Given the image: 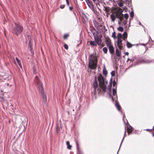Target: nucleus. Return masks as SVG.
<instances>
[{"instance_id": "b1692460", "label": "nucleus", "mask_w": 154, "mask_h": 154, "mask_svg": "<svg viewBox=\"0 0 154 154\" xmlns=\"http://www.w3.org/2000/svg\"><path fill=\"white\" fill-rule=\"evenodd\" d=\"M116 55L118 57H119L120 56V53L117 48L116 49Z\"/></svg>"}, {"instance_id": "f8f14e48", "label": "nucleus", "mask_w": 154, "mask_h": 154, "mask_svg": "<svg viewBox=\"0 0 154 154\" xmlns=\"http://www.w3.org/2000/svg\"><path fill=\"white\" fill-rule=\"evenodd\" d=\"M106 43L108 47L112 45L111 44V41L109 39L107 40H106Z\"/></svg>"}, {"instance_id": "ea45409f", "label": "nucleus", "mask_w": 154, "mask_h": 154, "mask_svg": "<svg viewBox=\"0 0 154 154\" xmlns=\"http://www.w3.org/2000/svg\"><path fill=\"white\" fill-rule=\"evenodd\" d=\"M66 2L67 5L68 6H69V0H66Z\"/></svg>"}, {"instance_id": "72a5a7b5", "label": "nucleus", "mask_w": 154, "mask_h": 154, "mask_svg": "<svg viewBox=\"0 0 154 154\" xmlns=\"http://www.w3.org/2000/svg\"><path fill=\"white\" fill-rule=\"evenodd\" d=\"M118 5L119 7H122L123 6V3L122 2H120L118 4Z\"/></svg>"}, {"instance_id": "6e6552de", "label": "nucleus", "mask_w": 154, "mask_h": 154, "mask_svg": "<svg viewBox=\"0 0 154 154\" xmlns=\"http://www.w3.org/2000/svg\"><path fill=\"white\" fill-rule=\"evenodd\" d=\"M122 40H117V45L119 48L121 50L122 48Z\"/></svg>"}, {"instance_id": "7c9ffc66", "label": "nucleus", "mask_w": 154, "mask_h": 154, "mask_svg": "<svg viewBox=\"0 0 154 154\" xmlns=\"http://www.w3.org/2000/svg\"><path fill=\"white\" fill-rule=\"evenodd\" d=\"M112 36L113 38L114 39H115L116 38V33L115 32H114L112 35Z\"/></svg>"}, {"instance_id": "f704fd0d", "label": "nucleus", "mask_w": 154, "mask_h": 154, "mask_svg": "<svg viewBox=\"0 0 154 154\" xmlns=\"http://www.w3.org/2000/svg\"><path fill=\"white\" fill-rule=\"evenodd\" d=\"M64 47L67 50L68 49V45L66 44H65L64 45Z\"/></svg>"}, {"instance_id": "2f4dec72", "label": "nucleus", "mask_w": 154, "mask_h": 154, "mask_svg": "<svg viewBox=\"0 0 154 154\" xmlns=\"http://www.w3.org/2000/svg\"><path fill=\"white\" fill-rule=\"evenodd\" d=\"M128 15L127 14H125L124 15V17L126 19H127L128 17Z\"/></svg>"}, {"instance_id": "2eb2a0df", "label": "nucleus", "mask_w": 154, "mask_h": 154, "mask_svg": "<svg viewBox=\"0 0 154 154\" xmlns=\"http://www.w3.org/2000/svg\"><path fill=\"white\" fill-rule=\"evenodd\" d=\"M90 44L92 46H96L97 44L95 42L93 41H91L90 42Z\"/></svg>"}, {"instance_id": "58836bf2", "label": "nucleus", "mask_w": 154, "mask_h": 154, "mask_svg": "<svg viewBox=\"0 0 154 154\" xmlns=\"http://www.w3.org/2000/svg\"><path fill=\"white\" fill-rule=\"evenodd\" d=\"M116 82L115 81L113 82V87H115L116 85Z\"/></svg>"}, {"instance_id": "79ce46f5", "label": "nucleus", "mask_w": 154, "mask_h": 154, "mask_svg": "<svg viewBox=\"0 0 154 154\" xmlns=\"http://www.w3.org/2000/svg\"><path fill=\"white\" fill-rule=\"evenodd\" d=\"M124 10L126 12L127 11V8L125 7L124 8Z\"/></svg>"}, {"instance_id": "0eeeda50", "label": "nucleus", "mask_w": 154, "mask_h": 154, "mask_svg": "<svg viewBox=\"0 0 154 154\" xmlns=\"http://www.w3.org/2000/svg\"><path fill=\"white\" fill-rule=\"evenodd\" d=\"M94 39L95 42L98 44V45L100 46L101 48L103 47V45L102 44V40L100 38L95 37Z\"/></svg>"}, {"instance_id": "5701e85b", "label": "nucleus", "mask_w": 154, "mask_h": 154, "mask_svg": "<svg viewBox=\"0 0 154 154\" xmlns=\"http://www.w3.org/2000/svg\"><path fill=\"white\" fill-rule=\"evenodd\" d=\"M127 47L128 48H131L132 46V45L130 43L128 42H127Z\"/></svg>"}, {"instance_id": "9b49d317", "label": "nucleus", "mask_w": 154, "mask_h": 154, "mask_svg": "<svg viewBox=\"0 0 154 154\" xmlns=\"http://www.w3.org/2000/svg\"><path fill=\"white\" fill-rule=\"evenodd\" d=\"M42 94L43 96V101L45 103L47 102V100L46 96L45 95L44 93H43Z\"/></svg>"}, {"instance_id": "49530a36", "label": "nucleus", "mask_w": 154, "mask_h": 154, "mask_svg": "<svg viewBox=\"0 0 154 154\" xmlns=\"http://www.w3.org/2000/svg\"><path fill=\"white\" fill-rule=\"evenodd\" d=\"M125 134H126V131L125 130V132L124 136H125Z\"/></svg>"}, {"instance_id": "09e8293b", "label": "nucleus", "mask_w": 154, "mask_h": 154, "mask_svg": "<svg viewBox=\"0 0 154 154\" xmlns=\"http://www.w3.org/2000/svg\"><path fill=\"white\" fill-rule=\"evenodd\" d=\"M130 60V59L129 58H128V60H127V61H128L129 60Z\"/></svg>"}, {"instance_id": "423d86ee", "label": "nucleus", "mask_w": 154, "mask_h": 154, "mask_svg": "<svg viewBox=\"0 0 154 154\" xmlns=\"http://www.w3.org/2000/svg\"><path fill=\"white\" fill-rule=\"evenodd\" d=\"M93 87L94 89L95 93H99L97 91V89L98 88V84L97 81L96 76H95V79L93 81Z\"/></svg>"}, {"instance_id": "37998d69", "label": "nucleus", "mask_w": 154, "mask_h": 154, "mask_svg": "<svg viewBox=\"0 0 154 154\" xmlns=\"http://www.w3.org/2000/svg\"><path fill=\"white\" fill-rule=\"evenodd\" d=\"M69 9L70 10H72L73 9V8L72 7H69Z\"/></svg>"}, {"instance_id": "393cba45", "label": "nucleus", "mask_w": 154, "mask_h": 154, "mask_svg": "<svg viewBox=\"0 0 154 154\" xmlns=\"http://www.w3.org/2000/svg\"><path fill=\"white\" fill-rule=\"evenodd\" d=\"M107 48L106 47L103 48V51L105 54H106L107 53Z\"/></svg>"}, {"instance_id": "c756f323", "label": "nucleus", "mask_w": 154, "mask_h": 154, "mask_svg": "<svg viewBox=\"0 0 154 154\" xmlns=\"http://www.w3.org/2000/svg\"><path fill=\"white\" fill-rule=\"evenodd\" d=\"M116 90L114 89H113V90H112L113 95L114 96H115L116 94Z\"/></svg>"}, {"instance_id": "c9c22d12", "label": "nucleus", "mask_w": 154, "mask_h": 154, "mask_svg": "<svg viewBox=\"0 0 154 154\" xmlns=\"http://www.w3.org/2000/svg\"><path fill=\"white\" fill-rule=\"evenodd\" d=\"M134 16V14L133 12H131L130 13V17H133Z\"/></svg>"}, {"instance_id": "412c9836", "label": "nucleus", "mask_w": 154, "mask_h": 154, "mask_svg": "<svg viewBox=\"0 0 154 154\" xmlns=\"http://www.w3.org/2000/svg\"><path fill=\"white\" fill-rule=\"evenodd\" d=\"M122 34L120 33H119L117 35V38H118L117 40H122L121 39V38H122Z\"/></svg>"}, {"instance_id": "4be33fe9", "label": "nucleus", "mask_w": 154, "mask_h": 154, "mask_svg": "<svg viewBox=\"0 0 154 154\" xmlns=\"http://www.w3.org/2000/svg\"><path fill=\"white\" fill-rule=\"evenodd\" d=\"M123 38L124 40H125L127 37V33L125 32L123 34Z\"/></svg>"}, {"instance_id": "c03bdc74", "label": "nucleus", "mask_w": 154, "mask_h": 154, "mask_svg": "<svg viewBox=\"0 0 154 154\" xmlns=\"http://www.w3.org/2000/svg\"><path fill=\"white\" fill-rule=\"evenodd\" d=\"M105 9L106 11H108V9L107 7L105 8Z\"/></svg>"}, {"instance_id": "f03ea898", "label": "nucleus", "mask_w": 154, "mask_h": 154, "mask_svg": "<svg viewBox=\"0 0 154 154\" xmlns=\"http://www.w3.org/2000/svg\"><path fill=\"white\" fill-rule=\"evenodd\" d=\"M97 60L95 54L94 53L90 55L88 66L91 69H95L97 66Z\"/></svg>"}, {"instance_id": "c85d7f7f", "label": "nucleus", "mask_w": 154, "mask_h": 154, "mask_svg": "<svg viewBox=\"0 0 154 154\" xmlns=\"http://www.w3.org/2000/svg\"><path fill=\"white\" fill-rule=\"evenodd\" d=\"M5 80V79L3 78V77L0 75V82H3Z\"/></svg>"}, {"instance_id": "a211bd4d", "label": "nucleus", "mask_w": 154, "mask_h": 154, "mask_svg": "<svg viewBox=\"0 0 154 154\" xmlns=\"http://www.w3.org/2000/svg\"><path fill=\"white\" fill-rule=\"evenodd\" d=\"M93 23L94 25L96 27H98L99 26V24L98 23L96 20H94Z\"/></svg>"}, {"instance_id": "a878e982", "label": "nucleus", "mask_w": 154, "mask_h": 154, "mask_svg": "<svg viewBox=\"0 0 154 154\" xmlns=\"http://www.w3.org/2000/svg\"><path fill=\"white\" fill-rule=\"evenodd\" d=\"M118 31L120 32H123V31L124 29L122 27L119 26V28H118Z\"/></svg>"}, {"instance_id": "3c124183", "label": "nucleus", "mask_w": 154, "mask_h": 154, "mask_svg": "<svg viewBox=\"0 0 154 154\" xmlns=\"http://www.w3.org/2000/svg\"><path fill=\"white\" fill-rule=\"evenodd\" d=\"M96 0H93V1L94 2H95Z\"/></svg>"}, {"instance_id": "f257e3e1", "label": "nucleus", "mask_w": 154, "mask_h": 154, "mask_svg": "<svg viewBox=\"0 0 154 154\" xmlns=\"http://www.w3.org/2000/svg\"><path fill=\"white\" fill-rule=\"evenodd\" d=\"M98 80L99 82V86L97 89V91L99 93H101L103 92H105L106 88L107 82H104L103 77L102 76H99L98 77Z\"/></svg>"}, {"instance_id": "e433bc0d", "label": "nucleus", "mask_w": 154, "mask_h": 154, "mask_svg": "<svg viewBox=\"0 0 154 154\" xmlns=\"http://www.w3.org/2000/svg\"><path fill=\"white\" fill-rule=\"evenodd\" d=\"M68 36L69 35L68 34H65L63 36V38L64 39H66Z\"/></svg>"}, {"instance_id": "9d476101", "label": "nucleus", "mask_w": 154, "mask_h": 154, "mask_svg": "<svg viewBox=\"0 0 154 154\" xmlns=\"http://www.w3.org/2000/svg\"><path fill=\"white\" fill-rule=\"evenodd\" d=\"M109 51L111 54H113L114 52V48L113 46L112 45L108 47Z\"/></svg>"}, {"instance_id": "cd10ccee", "label": "nucleus", "mask_w": 154, "mask_h": 154, "mask_svg": "<svg viewBox=\"0 0 154 154\" xmlns=\"http://www.w3.org/2000/svg\"><path fill=\"white\" fill-rule=\"evenodd\" d=\"M112 86V82H110L109 83V85L108 86V89L109 90V91H111V87Z\"/></svg>"}, {"instance_id": "a19ab883", "label": "nucleus", "mask_w": 154, "mask_h": 154, "mask_svg": "<svg viewBox=\"0 0 154 154\" xmlns=\"http://www.w3.org/2000/svg\"><path fill=\"white\" fill-rule=\"evenodd\" d=\"M142 62H144V63H148V61H147V60H143L142 61Z\"/></svg>"}, {"instance_id": "a18cd8bd", "label": "nucleus", "mask_w": 154, "mask_h": 154, "mask_svg": "<svg viewBox=\"0 0 154 154\" xmlns=\"http://www.w3.org/2000/svg\"><path fill=\"white\" fill-rule=\"evenodd\" d=\"M128 54H129V53L128 52H126L125 53V54L126 55H128Z\"/></svg>"}, {"instance_id": "39448f33", "label": "nucleus", "mask_w": 154, "mask_h": 154, "mask_svg": "<svg viewBox=\"0 0 154 154\" xmlns=\"http://www.w3.org/2000/svg\"><path fill=\"white\" fill-rule=\"evenodd\" d=\"M35 81L37 82V84L38 86V89L40 92L42 94L44 93V89L43 87V85L41 82L38 80V77L36 76Z\"/></svg>"}, {"instance_id": "bb28decb", "label": "nucleus", "mask_w": 154, "mask_h": 154, "mask_svg": "<svg viewBox=\"0 0 154 154\" xmlns=\"http://www.w3.org/2000/svg\"><path fill=\"white\" fill-rule=\"evenodd\" d=\"M116 106L117 108L120 111L121 110V108L120 106V105L118 103L116 104Z\"/></svg>"}, {"instance_id": "4c0bfd02", "label": "nucleus", "mask_w": 154, "mask_h": 154, "mask_svg": "<svg viewBox=\"0 0 154 154\" xmlns=\"http://www.w3.org/2000/svg\"><path fill=\"white\" fill-rule=\"evenodd\" d=\"M65 5H61L60 6V8L61 9L65 7Z\"/></svg>"}, {"instance_id": "7ed1b4c3", "label": "nucleus", "mask_w": 154, "mask_h": 154, "mask_svg": "<svg viewBox=\"0 0 154 154\" xmlns=\"http://www.w3.org/2000/svg\"><path fill=\"white\" fill-rule=\"evenodd\" d=\"M23 27L18 23H15V26L14 28V32L15 34L18 35L21 33L23 30Z\"/></svg>"}, {"instance_id": "de8ad7c7", "label": "nucleus", "mask_w": 154, "mask_h": 154, "mask_svg": "<svg viewBox=\"0 0 154 154\" xmlns=\"http://www.w3.org/2000/svg\"><path fill=\"white\" fill-rule=\"evenodd\" d=\"M146 130L147 131H149V129H146Z\"/></svg>"}, {"instance_id": "20e7f679", "label": "nucleus", "mask_w": 154, "mask_h": 154, "mask_svg": "<svg viewBox=\"0 0 154 154\" xmlns=\"http://www.w3.org/2000/svg\"><path fill=\"white\" fill-rule=\"evenodd\" d=\"M123 11L121 8H119L115 11L116 17L119 19L121 21L123 19V14H122Z\"/></svg>"}, {"instance_id": "1a4fd4ad", "label": "nucleus", "mask_w": 154, "mask_h": 154, "mask_svg": "<svg viewBox=\"0 0 154 154\" xmlns=\"http://www.w3.org/2000/svg\"><path fill=\"white\" fill-rule=\"evenodd\" d=\"M85 1L89 7L91 9H93V6L92 2L89 0H85Z\"/></svg>"}, {"instance_id": "473e14b6", "label": "nucleus", "mask_w": 154, "mask_h": 154, "mask_svg": "<svg viewBox=\"0 0 154 154\" xmlns=\"http://www.w3.org/2000/svg\"><path fill=\"white\" fill-rule=\"evenodd\" d=\"M115 71H112L111 72V75L112 76H114L115 75Z\"/></svg>"}, {"instance_id": "dca6fc26", "label": "nucleus", "mask_w": 154, "mask_h": 154, "mask_svg": "<svg viewBox=\"0 0 154 154\" xmlns=\"http://www.w3.org/2000/svg\"><path fill=\"white\" fill-rule=\"evenodd\" d=\"M110 17L111 19V20L112 21L114 22L116 19V17L113 14H112L110 16Z\"/></svg>"}, {"instance_id": "8fccbe9b", "label": "nucleus", "mask_w": 154, "mask_h": 154, "mask_svg": "<svg viewBox=\"0 0 154 154\" xmlns=\"http://www.w3.org/2000/svg\"><path fill=\"white\" fill-rule=\"evenodd\" d=\"M79 154H82L81 152H79Z\"/></svg>"}, {"instance_id": "f3484780", "label": "nucleus", "mask_w": 154, "mask_h": 154, "mask_svg": "<svg viewBox=\"0 0 154 154\" xmlns=\"http://www.w3.org/2000/svg\"><path fill=\"white\" fill-rule=\"evenodd\" d=\"M62 129V127L61 126H58L57 125V126L56 127V130L57 132H60V129Z\"/></svg>"}, {"instance_id": "6ab92c4d", "label": "nucleus", "mask_w": 154, "mask_h": 154, "mask_svg": "<svg viewBox=\"0 0 154 154\" xmlns=\"http://www.w3.org/2000/svg\"><path fill=\"white\" fill-rule=\"evenodd\" d=\"M103 74L104 75H106L107 73V72L105 66L104 67L103 70Z\"/></svg>"}, {"instance_id": "4468645a", "label": "nucleus", "mask_w": 154, "mask_h": 154, "mask_svg": "<svg viewBox=\"0 0 154 154\" xmlns=\"http://www.w3.org/2000/svg\"><path fill=\"white\" fill-rule=\"evenodd\" d=\"M66 145H67V148L68 149H71L72 146L71 145H70L69 142L68 141H67L66 142Z\"/></svg>"}, {"instance_id": "ddd939ff", "label": "nucleus", "mask_w": 154, "mask_h": 154, "mask_svg": "<svg viewBox=\"0 0 154 154\" xmlns=\"http://www.w3.org/2000/svg\"><path fill=\"white\" fill-rule=\"evenodd\" d=\"M132 131V128L130 127H128L127 128V132L128 134H129Z\"/></svg>"}, {"instance_id": "aec40b11", "label": "nucleus", "mask_w": 154, "mask_h": 154, "mask_svg": "<svg viewBox=\"0 0 154 154\" xmlns=\"http://www.w3.org/2000/svg\"><path fill=\"white\" fill-rule=\"evenodd\" d=\"M16 60H17L19 65L20 66L21 68H22L21 65L20 60H19L18 59L17 57L16 58Z\"/></svg>"}]
</instances>
